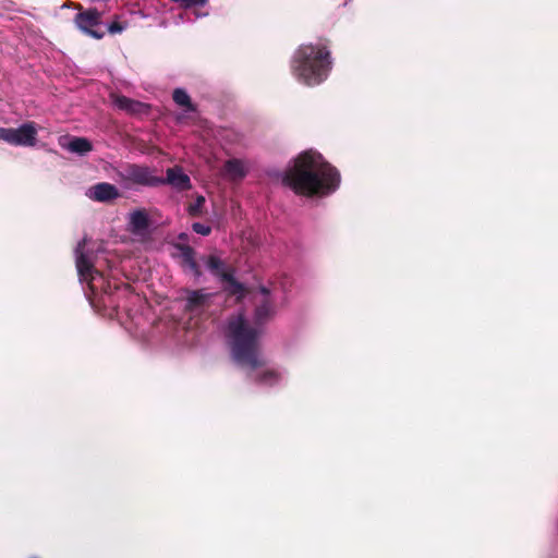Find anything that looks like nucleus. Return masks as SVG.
<instances>
[{
  "instance_id": "obj_16",
  "label": "nucleus",
  "mask_w": 558,
  "mask_h": 558,
  "mask_svg": "<svg viewBox=\"0 0 558 558\" xmlns=\"http://www.w3.org/2000/svg\"><path fill=\"white\" fill-rule=\"evenodd\" d=\"M130 175L141 184L154 185L159 182L147 167L134 166L130 170Z\"/></svg>"
},
{
  "instance_id": "obj_4",
  "label": "nucleus",
  "mask_w": 558,
  "mask_h": 558,
  "mask_svg": "<svg viewBox=\"0 0 558 558\" xmlns=\"http://www.w3.org/2000/svg\"><path fill=\"white\" fill-rule=\"evenodd\" d=\"M331 69V53L323 43L300 46L291 60L294 78L306 86H317L325 82Z\"/></svg>"
},
{
  "instance_id": "obj_10",
  "label": "nucleus",
  "mask_w": 558,
  "mask_h": 558,
  "mask_svg": "<svg viewBox=\"0 0 558 558\" xmlns=\"http://www.w3.org/2000/svg\"><path fill=\"white\" fill-rule=\"evenodd\" d=\"M248 169V163L245 160L231 158L225 162L222 175L229 181L239 182L246 177Z\"/></svg>"
},
{
  "instance_id": "obj_11",
  "label": "nucleus",
  "mask_w": 558,
  "mask_h": 558,
  "mask_svg": "<svg viewBox=\"0 0 558 558\" xmlns=\"http://www.w3.org/2000/svg\"><path fill=\"white\" fill-rule=\"evenodd\" d=\"M86 195L93 201L110 202L119 197L120 193L116 185L102 182L88 189Z\"/></svg>"
},
{
  "instance_id": "obj_22",
  "label": "nucleus",
  "mask_w": 558,
  "mask_h": 558,
  "mask_svg": "<svg viewBox=\"0 0 558 558\" xmlns=\"http://www.w3.org/2000/svg\"><path fill=\"white\" fill-rule=\"evenodd\" d=\"M205 203L204 196H197L196 201L189 206V214L191 216H197Z\"/></svg>"
},
{
  "instance_id": "obj_7",
  "label": "nucleus",
  "mask_w": 558,
  "mask_h": 558,
  "mask_svg": "<svg viewBox=\"0 0 558 558\" xmlns=\"http://www.w3.org/2000/svg\"><path fill=\"white\" fill-rule=\"evenodd\" d=\"M215 298V293L205 289L187 291L184 308L191 316H199L210 308Z\"/></svg>"
},
{
  "instance_id": "obj_18",
  "label": "nucleus",
  "mask_w": 558,
  "mask_h": 558,
  "mask_svg": "<svg viewBox=\"0 0 558 558\" xmlns=\"http://www.w3.org/2000/svg\"><path fill=\"white\" fill-rule=\"evenodd\" d=\"M172 98L178 106L184 107L187 111L194 110L191 98L185 89L175 88L173 90Z\"/></svg>"
},
{
  "instance_id": "obj_1",
  "label": "nucleus",
  "mask_w": 558,
  "mask_h": 558,
  "mask_svg": "<svg viewBox=\"0 0 558 558\" xmlns=\"http://www.w3.org/2000/svg\"><path fill=\"white\" fill-rule=\"evenodd\" d=\"M75 266L85 296L96 311L110 310L104 313L110 317L121 307V298L129 292V286L112 281L105 274V269H111V262L106 252H93L86 248V240L83 239L74 250Z\"/></svg>"
},
{
  "instance_id": "obj_5",
  "label": "nucleus",
  "mask_w": 558,
  "mask_h": 558,
  "mask_svg": "<svg viewBox=\"0 0 558 558\" xmlns=\"http://www.w3.org/2000/svg\"><path fill=\"white\" fill-rule=\"evenodd\" d=\"M260 299L257 301L253 319H248L244 314L239 313L229 317L226 324L225 337L227 344L229 345V331L231 323L241 319L243 324L250 329L257 331L258 345L260 344V336L263 332V326L274 316L275 314V302L278 300L277 289H268L262 287L259 290Z\"/></svg>"
},
{
  "instance_id": "obj_12",
  "label": "nucleus",
  "mask_w": 558,
  "mask_h": 558,
  "mask_svg": "<svg viewBox=\"0 0 558 558\" xmlns=\"http://www.w3.org/2000/svg\"><path fill=\"white\" fill-rule=\"evenodd\" d=\"M60 146L78 156H85L93 149L92 143L85 137H71L69 140H60Z\"/></svg>"
},
{
  "instance_id": "obj_17",
  "label": "nucleus",
  "mask_w": 558,
  "mask_h": 558,
  "mask_svg": "<svg viewBox=\"0 0 558 558\" xmlns=\"http://www.w3.org/2000/svg\"><path fill=\"white\" fill-rule=\"evenodd\" d=\"M223 282L225 290L231 294L236 296L238 299H241L244 295L245 288L244 286L235 280L232 274H223V277L221 278Z\"/></svg>"
},
{
  "instance_id": "obj_13",
  "label": "nucleus",
  "mask_w": 558,
  "mask_h": 558,
  "mask_svg": "<svg viewBox=\"0 0 558 558\" xmlns=\"http://www.w3.org/2000/svg\"><path fill=\"white\" fill-rule=\"evenodd\" d=\"M179 191H185L191 187L190 177L179 167L169 168L167 178L163 181Z\"/></svg>"
},
{
  "instance_id": "obj_15",
  "label": "nucleus",
  "mask_w": 558,
  "mask_h": 558,
  "mask_svg": "<svg viewBox=\"0 0 558 558\" xmlns=\"http://www.w3.org/2000/svg\"><path fill=\"white\" fill-rule=\"evenodd\" d=\"M113 105L118 109L126 111L129 113H141V112L145 111V109H146L145 104L134 100V99H131L125 96H114Z\"/></svg>"
},
{
  "instance_id": "obj_20",
  "label": "nucleus",
  "mask_w": 558,
  "mask_h": 558,
  "mask_svg": "<svg viewBox=\"0 0 558 558\" xmlns=\"http://www.w3.org/2000/svg\"><path fill=\"white\" fill-rule=\"evenodd\" d=\"M128 27L126 23H121L119 21H113L106 26L105 32L107 31L110 34H121Z\"/></svg>"
},
{
  "instance_id": "obj_9",
  "label": "nucleus",
  "mask_w": 558,
  "mask_h": 558,
  "mask_svg": "<svg viewBox=\"0 0 558 558\" xmlns=\"http://www.w3.org/2000/svg\"><path fill=\"white\" fill-rule=\"evenodd\" d=\"M150 217L145 208H137L126 215V230L144 240L150 233Z\"/></svg>"
},
{
  "instance_id": "obj_2",
  "label": "nucleus",
  "mask_w": 558,
  "mask_h": 558,
  "mask_svg": "<svg viewBox=\"0 0 558 558\" xmlns=\"http://www.w3.org/2000/svg\"><path fill=\"white\" fill-rule=\"evenodd\" d=\"M278 180L296 194L326 197L339 189L341 177L319 153L305 150L278 173Z\"/></svg>"
},
{
  "instance_id": "obj_21",
  "label": "nucleus",
  "mask_w": 558,
  "mask_h": 558,
  "mask_svg": "<svg viewBox=\"0 0 558 558\" xmlns=\"http://www.w3.org/2000/svg\"><path fill=\"white\" fill-rule=\"evenodd\" d=\"M174 3H179L181 7L189 9L193 7H203L208 0H171Z\"/></svg>"
},
{
  "instance_id": "obj_23",
  "label": "nucleus",
  "mask_w": 558,
  "mask_h": 558,
  "mask_svg": "<svg viewBox=\"0 0 558 558\" xmlns=\"http://www.w3.org/2000/svg\"><path fill=\"white\" fill-rule=\"evenodd\" d=\"M192 230L201 235H209L211 232V228L207 225L201 223V222H194L192 225Z\"/></svg>"
},
{
  "instance_id": "obj_8",
  "label": "nucleus",
  "mask_w": 558,
  "mask_h": 558,
  "mask_svg": "<svg viewBox=\"0 0 558 558\" xmlns=\"http://www.w3.org/2000/svg\"><path fill=\"white\" fill-rule=\"evenodd\" d=\"M75 23L82 32L96 39H100L105 35L101 14L97 10H87L78 13L75 17Z\"/></svg>"
},
{
  "instance_id": "obj_6",
  "label": "nucleus",
  "mask_w": 558,
  "mask_h": 558,
  "mask_svg": "<svg viewBox=\"0 0 558 558\" xmlns=\"http://www.w3.org/2000/svg\"><path fill=\"white\" fill-rule=\"evenodd\" d=\"M38 130L34 122L22 123L17 128L0 126V141L12 146L33 147L37 143Z\"/></svg>"
},
{
  "instance_id": "obj_14",
  "label": "nucleus",
  "mask_w": 558,
  "mask_h": 558,
  "mask_svg": "<svg viewBox=\"0 0 558 558\" xmlns=\"http://www.w3.org/2000/svg\"><path fill=\"white\" fill-rule=\"evenodd\" d=\"M180 250V258L182 260V266L190 270L195 278H198L201 276L199 267L195 260V252L194 250L189 245H181L179 246Z\"/></svg>"
},
{
  "instance_id": "obj_19",
  "label": "nucleus",
  "mask_w": 558,
  "mask_h": 558,
  "mask_svg": "<svg viewBox=\"0 0 558 558\" xmlns=\"http://www.w3.org/2000/svg\"><path fill=\"white\" fill-rule=\"evenodd\" d=\"M206 267L211 274L219 277L220 279L223 277V274H228L225 269L223 262L215 255L208 257Z\"/></svg>"
},
{
  "instance_id": "obj_3",
  "label": "nucleus",
  "mask_w": 558,
  "mask_h": 558,
  "mask_svg": "<svg viewBox=\"0 0 558 558\" xmlns=\"http://www.w3.org/2000/svg\"><path fill=\"white\" fill-rule=\"evenodd\" d=\"M229 349L234 363L256 385L264 388L278 387L286 383L288 373L284 368L269 365L258 345L257 331L250 329L236 319L231 323Z\"/></svg>"
}]
</instances>
